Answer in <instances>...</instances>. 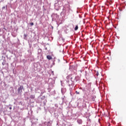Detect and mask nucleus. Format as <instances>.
I'll return each mask as SVG.
<instances>
[{"mask_svg":"<svg viewBox=\"0 0 126 126\" xmlns=\"http://www.w3.org/2000/svg\"><path fill=\"white\" fill-rule=\"evenodd\" d=\"M22 89H23V86H20V87L18 89V93H22Z\"/></svg>","mask_w":126,"mask_h":126,"instance_id":"f257e3e1","label":"nucleus"},{"mask_svg":"<svg viewBox=\"0 0 126 126\" xmlns=\"http://www.w3.org/2000/svg\"><path fill=\"white\" fill-rule=\"evenodd\" d=\"M47 60H53V57H52L51 56V55H47Z\"/></svg>","mask_w":126,"mask_h":126,"instance_id":"f03ea898","label":"nucleus"},{"mask_svg":"<svg viewBox=\"0 0 126 126\" xmlns=\"http://www.w3.org/2000/svg\"><path fill=\"white\" fill-rule=\"evenodd\" d=\"M31 99H34L35 98V95H31L30 96Z\"/></svg>","mask_w":126,"mask_h":126,"instance_id":"7ed1b4c3","label":"nucleus"},{"mask_svg":"<svg viewBox=\"0 0 126 126\" xmlns=\"http://www.w3.org/2000/svg\"><path fill=\"white\" fill-rule=\"evenodd\" d=\"M78 30V26H76V27L75 28V31H76Z\"/></svg>","mask_w":126,"mask_h":126,"instance_id":"20e7f679","label":"nucleus"},{"mask_svg":"<svg viewBox=\"0 0 126 126\" xmlns=\"http://www.w3.org/2000/svg\"><path fill=\"white\" fill-rule=\"evenodd\" d=\"M95 98H96V96H92L93 101H95Z\"/></svg>","mask_w":126,"mask_h":126,"instance_id":"39448f33","label":"nucleus"},{"mask_svg":"<svg viewBox=\"0 0 126 126\" xmlns=\"http://www.w3.org/2000/svg\"><path fill=\"white\" fill-rule=\"evenodd\" d=\"M30 25H31V26H33V25H34V23H30Z\"/></svg>","mask_w":126,"mask_h":126,"instance_id":"423d86ee","label":"nucleus"},{"mask_svg":"<svg viewBox=\"0 0 126 126\" xmlns=\"http://www.w3.org/2000/svg\"><path fill=\"white\" fill-rule=\"evenodd\" d=\"M96 75H97V76H98V75H99V72H97Z\"/></svg>","mask_w":126,"mask_h":126,"instance_id":"0eeeda50","label":"nucleus"},{"mask_svg":"<svg viewBox=\"0 0 126 126\" xmlns=\"http://www.w3.org/2000/svg\"><path fill=\"white\" fill-rule=\"evenodd\" d=\"M76 94H79V92H77V91H76Z\"/></svg>","mask_w":126,"mask_h":126,"instance_id":"6e6552de","label":"nucleus"},{"mask_svg":"<svg viewBox=\"0 0 126 126\" xmlns=\"http://www.w3.org/2000/svg\"><path fill=\"white\" fill-rule=\"evenodd\" d=\"M12 109V107H9V110H11Z\"/></svg>","mask_w":126,"mask_h":126,"instance_id":"1a4fd4ad","label":"nucleus"},{"mask_svg":"<svg viewBox=\"0 0 126 126\" xmlns=\"http://www.w3.org/2000/svg\"><path fill=\"white\" fill-rule=\"evenodd\" d=\"M24 36H25V37H27L28 35H27V34H24Z\"/></svg>","mask_w":126,"mask_h":126,"instance_id":"9d476101","label":"nucleus"},{"mask_svg":"<svg viewBox=\"0 0 126 126\" xmlns=\"http://www.w3.org/2000/svg\"><path fill=\"white\" fill-rule=\"evenodd\" d=\"M3 29H4L5 30H6V29H5V28H3Z\"/></svg>","mask_w":126,"mask_h":126,"instance_id":"9b49d317","label":"nucleus"},{"mask_svg":"<svg viewBox=\"0 0 126 126\" xmlns=\"http://www.w3.org/2000/svg\"><path fill=\"white\" fill-rule=\"evenodd\" d=\"M2 64H3V65H4V64H3V63H2Z\"/></svg>","mask_w":126,"mask_h":126,"instance_id":"f8f14e48","label":"nucleus"}]
</instances>
